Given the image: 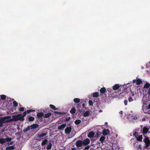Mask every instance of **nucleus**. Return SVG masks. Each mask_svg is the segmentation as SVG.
<instances>
[{
    "mask_svg": "<svg viewBox=\"0 0 150 150\" xmlns=\"http://www.w3.org/2000/svg\"><path fill=\"white\" fill-rule=\"evenodd\" d=\"M11 118V116H10L0 117V127H2L4 123L11 122V121H10V119H8Z\"/></svg>",
    "mask_w": 150,
    "mask_h": 150,
    "instance_id": "f257e3e1",
    "label": "nucleus"
},
{
    "mask_svg": "<svg viewBox=\"0 0 150 150\" xmlns=\"http://www.w3.org/2000/svg\"><path fill=\"white\" fill-rule=\"evenodd\" d=\"M46 135V134L45 133L38 134L36 137V139L38 140L41 141L42 139H44L45 137V136Z\"/></svg>",
    "mask_w": 150,
    "mask_h": 150,
    "instance_id": "f03ea898",
    "label": "nucleus"
},
{
    "mask_svg": "<svg viewBox=\"0 0 150 150\" xmlns=\"http://www.w3.org/2000/svg\"><path fill=\"white\" fill-rule=\"evenodd\" d=\"M11 138L8 137L6 139L0 138V144H3L7 142H10L11 140Z\"/></svg>",
    "mask_w": 150,
    "mask_h": 150,
    "instance_id": "7ed1b4c3",
    "label": "nucleus"
},
{
    "mask_svg": "<svg viewBox=\"0 0 150 150\" xmlns=\"http://www.w3.org/2000/svg\"><path fill=\"white\" fill-rule=\"evenodd\" d=\"M144 142L145 144V146L146 147H148L150 145V141L148 137L145 136L144 139Z\"/></svg>",
    "mask_w": 150,
    "mask_h": 150,
    "instance_id": "20e7f679",
    "label": "nucleus"
},
{
    "mask_svg": "<svg viewBox=\"0 0 150 150\" xmlns=\"http://www.w3.org/2000/svg\"><path fill=\"white\" fill-rule=\"evenodd\" d=\"M149 129L146 127H144L142 129V133L144 135H146L147 133H149Z\"/></svg>",
    "mask_w": 150,
    "mask_h": 150,
    "instance_id": "39448f33",
    "label": "nucleus"
},
{
    "mask_svg": "<svg viewBox=\"0 0 150 150\" xmlns=\"http://www.w3.org/2000/svg\"><path fill=\"white\" fill-rule=\"evenodd\" d=\"M83 145L86 146L88 145L90 143V140L88 138H87L82 141Z\"/></svg>",
    "mask_w": 150,
    "mask_h": 150,
    "instance_id": "423d86ee",
    "label": "nucleus"
},
{
    "mask_svg": "<svg viewBox=\"0 0 150 150\" xmlns=\"http://www.w3.org/2000/svg\"><path fill=\"white\" fill-rule=\"evenodd\" d=\"M83 145L82 141L81 140H79L76 142V146L78 148L80 147H81Z\"/></svg>",
    "mask_w": 150,
    "mask_h": 150,
    "instance_id": "0eeeda50",
    "label": "nucleus"
},
{
    "mask_svg": "<svg viewBox=\"0 0 150 150\" xmlns=\"http://www.w3.org/2000/svg\"><path fill=\"white\" fill-rule=\"evenodd\" d=\"M71 127H67L65 129V133L66 134H69L71 130Z\"/></svg>",
    "mask_w": 150,
    "mask_h": 150,
    "instance_id": "6e6552de",
    "label": "nucleus"
},
{
    "mask_svg": "<svg viewBox=\"0 0 150 150\" xmlns=\"http://www.w3.org/2000/svg\"><path fill=\"white\" fill-rule=\"evenodd\" d=\"M12 117V118L10 119V121H11V122L18 120V116H17V115H13Z\"/></svg>",
    "mask_w": 150,
    "mask_h": 150,
    "instance_id": "1a4fd4ad",
    "label": "nucleus"
},
{
    "mask_svg": "<svg viewBox=\"0 0 150 150\" xmlns=\"http://www.w3.org/2000/svg\"><path fill=\"white\" fill-rule=\"evenodd\" d=\"M18 116V120H20L21 121H23L24 120V118L22 116V114H19L17 115Z\"/></svg>",
    "mask_w": 150,
    "mask_h": 150,
    "instance_id": "9d476101",
    "label": "nucleus"
},
{
    "mask_svg": "<svg viewBox=\"0 0 150 150\" xmlns=\"http://www.w3.org/2000/svg\"><path fill=\"white\" fill-rule=\"evenodd\" d=\"M120 86V85L118 84H115L113 86V90H116L119 89Z\"/></svg>",
    "mask_w": 150,
    "mask_h": 150,
    "instance_id": "9b49d317",
    "label": "nucleus"
},
{
    "mask_svg": "<svg viewBox=\"0 0 150 150\" xmlns=\"http://www.w3.org/2000/svg\"><path fill=\"white\" fill-rule=\"evenodd\" d=\"M109 133V131L108 129H104L103 132V135L106 136Z\"/></svg>",
    "mask_w": 150,
    "mask_h": 150,
    "instance_id": "f8f14e48",
    "label": "nucleus"
},
{
    "mask_svg": "<svg viewBox=\"0 0 150 150\" xmlns=\"http://www.w3.org/2000/svg\"><path fill=\"white\" fill-rule=\"evenodd\" d=\"M95 133L93 131L90 132L88 135V137L91 138L93 137Z\"/></svg>",
    "mask_w": 150,
    "mask_h": 150,
    "instance_id": "ddd939ff",
    "label": "nucleus"
},
{
    "mask_svg": "<svg viewBox=\"0 0 150 150\" xmlns=\"http://www.w3.org/2000/svg\"><path fill=\"white\" fill-rule=\"evenodd\" d=\"M44 114L42 112H40L38 113L37 114V117L38 118H40L41 117H43Z\"/></svg>",
    "mask_w": 150,
    "mask_h": 150,
    "instance_id": "4468645a",
    "label": "nucleus"
},
{
    "mask_svg": "<svg viewBox=\"0 0 150 150\" xmlns=\"http://www.w3.org/2000/svg\"><path fill=\"white\" fill-rule=\"evenodd\" d=\"M71 118L70 117H63L62 118V120L64 122H67Z\"/></svg>",
    "mask_w": 150,
    "mask_h": 150,
    "instance_id": "2eb2a0df",
    "label": "nucleus"
},
{
    "mask_svg": "<svg viewBox=\"0 0 150 150\" xmlns=\"http://www.w3.org/2000/svg\"><path fill=\"white\" fill-rule=\"evenodd\" d=\"M66 124H63L61 125L58 127V129L59 130L63 129L66 126Z\"/></svg>",
    "mask_w": 150,
    "mask_h": 150,
    "instance_id": "dca6fc26",
    "label": "nucleus"
},
{
    "mask_svg": "<svg viewBox=\"0 0 150 150\" xmlns=\"http://www.w3.org/2000/svg\"><path fill=\"white\" fill-rule=\"evenodd\" d=\"M90 112L89 111H87L83 113V115L84 117H87L89 115Z\"/></svg>",
    "mask_w": 150,
    "mask_h": 150,
    "instance_id": "f3484780",
    "label": "nucleus"
},
{
    "mask_svg": "<svg viewBox=\"0 0 150 150\" xmlns=\"http://www.w3.org/2000/svg\"><path fill=\"white\" fill-rule=\"evenodd\" d=\"M137 140L139 142H142V135H140L138 137H137Z\"/></svg>",
    "mask_w": 150,
    "mask_h": 150,
    "instance_id": "a211bd4d",
    "label": "nucleus"
},
{
    "mask_svg": "<svg viewBox=\"0 0 150 150\" xmlns=\"http://www.w3.org/2000/svg\"><path fill=\"white\" fill-rule=\"evenodd\" d=\"M52 114L50 112H48L47 113L45 114V115H44V117L45 118H47L49 117Z\"/></svg>",
    "mask_w": 150,
    "mask_h": 150,
    "instance_id": "6ab92c4d",
    "label": "nucleus"
},
{
    "mask_svg": "<svg viewBox=\"0 0 150 150\" xmlns=\"http://www.w3.org/2000/svg\"><path fill=\"white\" fill-rule=\"evenodd\" d=\"M76 111V110L75 108L74 107H73L71 109V110L70 111V112L71 114H74L75 113Z\"/></svg>",
    "mask_w": 150,
    "mask_h": 150,
    "instance_id": "aec40b11",
    "label": "nucleus"
},
{
    "mask_svg": "<svg viewBox=\"0 0 150 150\" xmlns=\"http://www.w3.org/2000/svg\"><path fill=\"white\" fill-rule=\"evenodd\" d=\"M142 83V81L140 79H138L136 80V84L139 85Z\"/></svg>",
    "mask_w": 150,
    "mask_h": 150,
    "instance_id": "412c9836",
    "label": "nucleus"
},
{
    "mask_svg": "<svg viewBox=\"0 0 150 150\" xmlns=\"http://www.w3.org/2000/svg\"><path fill=\"white\" fill-rule=\"evenodd\" d=\"M38 125L37 124H34L32 125H31L30 127H31L32 129H36L38 127Z\"/></svg>",
    "mask_w": 150,
    "mask_h": 150,
    "instance_id": "4be33fe9",
    "label": "nucleus"
},
{
    "mask_svg": "<svg viewBox=\"0 0 150 150\" xmlns=\"http://www.w3.org/2000/svg\"><path fill=\"white\" fill-rule=\"evenodd\" d=\"M52 144L51 142H50L49 143L48 145H47L46 147V149L47 150H49L51 148L52 146Z\"/></svg>",
    "mask_w": 150,
    "mask_h": 150,
    "instance_id": "5701e85b",
    "label": "nucleus"
},
{
    "mask_svg": "<svg viewBox=\"0 0 150 150\" xmlns=\"http://www.w3.org/2000/svg\"><path fill=\"white\" fill-rule=\"evenodd\" d=\"M50 107L51 109H52L53 110H58V109L57 108H56L55 107V106L53 105L50 104Z\"/></svg>",
    "mask_w": 150,
    "mask_h": 150,
    "instance_id": "b1692460",
    "label": "nucleus"
},
{
    "mask_svg": "<svg viewBox=\"0 0 150 150\" xmlns=\"http://www.w3.org/2000/svg\"><path fill=\"white\" fill-rule=\"evenodd\" d=\"M99 96V92H95L93 93V97L97 98Z\"/></svg>",
    "mask_w": 150,
    "mask_h": 150,
    "instance_id": "393cba45",
    "label": "nucleus"
},
{
    "mask_svg": "<svg viewBox=\"0 0 150 150\" xmlns=\"http://www.w3.org/2000/svg\"><path fill=\"white\" fill-rule=\"evenodd\" d=\"M150 87V84L148 82H146L144 86V88H148Z\"/></svg>",
    "mask_w": 150,
    "mask_h": 150,
    "instance_id": "a878e982",
    "label": "nucleus"
},
{
    "mask_svg": "<svg viewBox=\"0 0 150 150\" xmlns=\"http://www.w3.org/2000/svg\"><path fill=\"white\" fill-rule=\"evenodd\" d=\"M106 91V89L105 87H103L101 88L100 90V92L101 93H104Z\"/></svg>",
    "mask_w": 150,
    "mask_h": 150,
    "instance_id": "bb28decb",
    "label": "nucleus"
},
{
    "mask_svg": "<svg viewBox=\"0 0 150 150\" xmlns=\"http://www.w3.org/2000/svg\"><path fill=\"white\" fill-rule=\"evenodd\" d=\"M14 147L13 146H9L6 148V150H13L14 149Z\"/></svg>",
    "mask_w": 150,
    "mask_h": 150,
    "instance_id": "cd10ccee",
    "label": "nucleus"
},
{
    "mask_svg": "<svg viewBox=\"0 0 150 150\" xmlns=\"http://www.w3.org/2000/svg\"><path fill=\"white\" fill-rule=\"evenodd\" d=\"M35 119L34 117L30 116L28 118V120L30 122L33 121Z\"/></svg>",
    "mask_w": 150,
    "mask_h": 150,
    "instance_id": "c85d7f7f",
    "label": "nucleus"
},
{
    "mask_svg": "<svg viewBox=\"0 0 150 150\" xmlns=\"http://www.w3.org/2000/svg\"><path fill=\"white\" fill-rule=\"evenodd\" d=\"M73 101L75 103H78L80 101V99L78 98H76L74 99Z\"/></svg>",
    "mask_w": 150,
    "mask_h": 150,
    "instance_id": "c756f323",
    "label": "nucleus"
},
{
    "mask_svg": "<svg viewBox=\"0 0 150 150\" xmlns=\"http://www.w3.org/2000/svg\"><path fill=\"white\" fill-rule=\"evenodd\" d=\"M81 122V120H76L74 121V123L76 125L79 124Z\"/></svg>",
    "mask_w": 150,
    "mask_h": 150,
    "instance_id": "7c9ffc66",
    "label": "nucleus"
},
{
    "mask_svg": "<svg viewBox=\"0 0 150 150\" xmlns=\"http://www.w3.org/2000/svg\"><path fill=\"white\" fill-rule=\"evenodd\" d=\"M105 139V137L104 136L101 137L100 139V141L101 142V143H103V142L104 141Z\"/></svg>",
    "mask_w": 150,
    "mask_h": 150,
    "instance_id": "2f4dec72",
    "label": "nucleus"
},
{
    "mask_svg": "<svg viewBox=\"0 0 150 150\" xmlns=\"http://www.w3.org/2000/svg\"><path fill=\"white\" fill-rule=\"evenodd\" d=\"M48 142V140L45 139L44 140L42 143V146L45 145L47 143V142Z\"/></svg>",
    "mask_w": 150,
    "mask_h": 150,
    "instance_id": "473e14b6",
    "label": "nucleus"
},
{
    "mask_svg": "<svg viewBox=\"0 0 150 150\" xmlns=\"http://www.w3.org/2000/svg\"><path fill=\"white\" fill-rule=\"evenodd\" d=\"M30 127L28 126L26 129H24L23 131L24 132L26 133L30 129Z\"/></svg>",
    "mask_w": 150,
    "mask_h": 150,
    "instance_id": "72a5a7b5",
    "label": "nucleus"
},
{
    "mask_svg": "<svg viewBox=\"0 0 150 150\" xmlns=\"http://www.w3.org/2000/svg\"><path fill=\"white\" fill-rule=\"evenodd\" d=\"M35 111V110H33L32 109H30L26 111V112H27V114H28L30 112H34Z\"/></svg>",
    "mask_w": 150,
    "mask_h": 150,
    "instance_id": "f704fd0d",
    "label": "nucleus"
},
{
    "mask_svg": "<svg viewBox=\"0 0 150 150\" xmlns=\"http://www.w3.org/2000/svg\"><path fill=\"white\" fill-rule=\"evenodd\" d=\"M13 104L14 106L16 107L18 106V103L16 101L14 100L13 102Z\"/></svg>",
    "mask_w": 150,
    "mask_h": 150,
    "instance_id": "c9c22d12",
    "label": "nucleus"
},
{
    "mask_svg": "<svg viewBox=\"0 0 150 150\" xmlns=\"http://www.w3.org/2000/svg\"><path fill=\"white\" fill-rule=\"evenodd\" d=\"M107 90L108 91L109 93H110L109 94H110L111 92H112L113 90V89H112L110 88H108L107 89Z\"/></svg>",
    "mask_w": 150,
    "mask_h": 150,
    "instance_id": "e433bc0d",
    "label": "nucleus"
},
{
    "mask_svg": "<svg viewBox=\"0 0 150 150\" xmlns=\"http://www.w3.org/2000/svg\"><path fill=\"white\" fill-rule=\"evenodd\" d=\"M6 96L4 95H1V99L2 100H4L6 98Z\"/></svg>",
    "mask_w": 150,
    "mask_h": 150,
    "instance_id": "4c0bfd02",
    "label": "nucleus"
},
{
    "mask_svg": "<svg viewBox=\"0 0 150 150\" xmlns=\"http://www.w3.org/2000/svg\"><path fill=\"white\" fill-rule=\"evenodd\" d=\"M90 147V146L89 145H87L86 146H85L84 148L83 149V150H86L88 149Z\"/></svg>",
    "mask_w": 150,
    "mask_h": 150,
    "instance_id": "58836bf2",
    "label": "nucleus"
},
{
    "mask_svg": "<svg viewBox=\"0 0 150 150\" xmlns=\"http://www.w3.org/2000/svg\"><path fill=\"white\" fill-rule=\"evenodd\" d=\"M133 135L134 136H135L136 137H137L138 135V133L136 132H134L133 133Z\"/></svg>",
    "mask_w": 150,
    "mask_h": 150,
    "instance_id": "ea45409f",
    "label": "nucleus"
},
{
    "mask_svg": "<svg viewBox=\"0 0 150 150\" xmlns=\"http://www.w3.org/2000/svg\"><path fill=\"white\" fill-rule=\"evenodd\" d=\"M54 113L55 114V115L56 114H59V115H61L62 114H63L61 112H54Z\"/></svg>",
    "mask_w": 150,
    "mask_h": 150,
    "instance_id": "a19ab883",
    "label": "nucleus"
},
{
    "mask_svg": "<svg viewBox=\"0 0 150 150\" xmlns=\"http://www.w3.org/2000/svg\"><path fill=\"white\" fill-rule=\"evenodd\" d=\"M133 100V99L132 98L130 97L129 98H128V101L129 102H131Z\"/></svg>",
    "mask_w": 150,
    "mask_h": 150,
    "instance_id": "79ce46f5",
    "label": "nucleus"
},
{
    "mask_svg": "<svg viewBox=\"0 0 150 150\" xmlns=\"http://www.w3.org/2000/svg\"><path fill=\"white\" fill-rule=\"evenodd\" d=\"M89 104L90 105L92 106L93 105V103L92 101L91 100H89L88 101Z\"/></svg>",
    "mask_w": 150,
    "mask_h": 150,
    "instance_id": "37998d69",
    "label": "nucleus"
},
{
    "mask_svg": "<svg viewBox=\"0 0 150 150\" xmlns=\"http://www.w3.org/2000/svg\"><path fill=\"white\" fill-rule=\"evenodd\" d=\"M19 110L20 111H23L24 110V108L23 107H21L19 108Z\"/></svg>",
    "mask_w": 150,
    "mask_h": 150,
    "instance_id": "c03bdc74",
    "label": "nucleus"
},
{
    "mask_svg": "<svg viewBox=\"0 0 150 150\" xmlns=\"http://www.w3.org/2000/svg\"><path fill=\"white\" fill-rule=\"evenodd\" d=\"M27 112H26V111L24 112L23 113V115L22 116H23V117L26 116V114H27Z\"/></svg>",
    "mask_w": 150,
    "mask_h": 150,
    "instance_id": "a18cd8bd",
    "label": "nucleus"
},
{
    "mask_svg": "<svg viewBox=\"0 0 150 150\" xmlns=\"http://www.w3.org/2000/svg\"><path fill=\"white\" fill-rule=\"evenodd\" d=\"M128 101L127 100H124V103L125 105H127V104Z\"/></svg>",
    "mask_w": 150,
    "mask_h": 150,
    "instance_id": "49530a36",
    "label": "nucleus"
},
{
    "mask_svg": "<svg viewBox=\"0 0 150 150\" xmlns=\"http://www.w3.org/2000/svg\"><path fill=\"white\" fill-rule=\"evenodd\" d=\"M141 148H142V147H141V145H139L137 147V149H141Z\"/></svg>",
    "mask_w": 150,
    "mask_h": 150,
    "instance_id": "de8ad7c7",
    "label": "nucleus"
},
{
    "mask_svg": "<svg viewBox=\"0 0 150 150\" xmlns=\"http://www.w3.org/2000/svg\"><path fill=\"white\" fill-rule=\"evenodd\" d=\"M146 108L148 109H150V103H149V105L146 107Z\"/></svg>",
    "mask_w": 150,
    "mask_h": 150,
    "instance_id": "09e8293b",
    "label": "nucleus"
},
{
    "mask_svg": "<svg viewBox=\"0 0 150 150\" xmlns=\"http://www.w3.org/2000/svg\"><path fill=\"white\" fill-rule=\"evenodd\" d=\"M133 119L136 120L137 119V117L136 116L134 117L133 118Z\"/></svg>",
    "mask_w": 150,
    "mask_h": 150,
    "instance_id": "8fccbe9b",
    "label": "nucleus"
},
{
    "mask_svg": "<svg viewBox=\"0 0 150 150\" xmlns=\"http://www.w3.org/2000/svg\"><path fill=\"white\" fill-rule=\"evenodd\" d=\"M82 107L83 108H84L85 107V105L84 103H83L82 104Z\"/></svg>",
    "mask_w": 150,
    "mask_h": 150,
    "instance_id": "3c124183",
    "label": "nucleus"
},
{
    "mask_svg": "<svg viewBox=\"0 0 150 150\" xmlns=\"http://www.w3.org/2000/svg\"><path fill=\"white\" fill-rule=\"evenodd\" d=\"M119 114H122L123 113V112L122 111H120V112H119Z\"/></svg>",
    "mask_w": 150,
    "mask_h": 150,
    "instance_id": "603ef678",
    "label": "nucleus"
},
{
    "mask_svg": "<svg viewBox=\"0 0 150 150\" xmlns=\"http://www.w3.org/2000/svg\"><path fill=\"white\" fill-rule=\"evenodd\" d=\"M71 150H76L75 148H71Z\"/></svg>",
    "mask_w": 150,
    "mask_h": 150,
    "instance_id": "864d4df0",
    "label": "nucleus"
},
{
    "mask_svg": "<svg viewBox=\"0 0 150 150\" xmlns=\"http://www.w3.org/2000/svg\"><path fill=\"white\" fill-rule=\"evenodd\" d=\"M148 93L150 95V89H149L148 91Z\"/></svg>",
    "mask_w": 150,
    "mask_h": 150,
    "instance_id": "5fc2aeb1",
    "label": "nucleus"
},
{
    "mask_svg": "<svg viewBox=\"0 0 150 150\" xmlns=\"http://www.w3.org/2000/svg\"><path fill=\"white\" fill-rule=\"evenodd\" d=\"M136 81V80H133V83H135Z\"/></svg>",
    "mask_w": 150,
    "mask_h": 150,
    "instance_id": "6e6d98bb",
    "label": "nucleus"
},
{
    "mask_svg": "<svg viewBox=\"0 0 150 150\" xmlns=\"http://www.w3.org/2000/svg\"><path fill=\"white\" fill-rule=\"evenodd\" d=\"M108 124V122H105V125H107Z\"/></svg>",
    "mask_w": 150,
    "mask_h": 150,
    "instance_id": "4d7b16f0",
    "label": "nucleus"
},
{
    "mask_svg": "<svg viewBox=\"0 0 150 150\" xmlns=\"http://www.w3.org/2000/svg\"><path fill=\"white\" fill-rule=\"evenodd\" d=\"M79 111L80 112H81V111H82V110H80H80H79Z\"/></svg>",
    "mask_w": 150,
    "mask_h": 150,
    "instance_id": "13d9d810",
    "label": "nucleus"
},
{
    "mask_svg": "<svg viewBox=\"0 0 150 150\" xmlns=\"http://www.w3.org/2000/svg\"><path fill=\"white\" fill-rule=\"evenodd\" d=\"M114 93H116V92H114Z\"/></svg>",
    "mask_w": 150,
    "mask_h": 150,
    "instance_id": "bf43d9fd",
    "label": "nucleus"
}]
</instances>
